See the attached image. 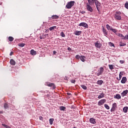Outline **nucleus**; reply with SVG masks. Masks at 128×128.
<instances>
[{
  "mask_svg": "<svg viewBox=\"0 0 128 128\" xmlns=\"http://www.w3.org/2000/svg\"><path fill=\"white\" fill-rule=\"evenodd\" d=\"M75 2H76L74 1H70L68 2L67 4L66 5V8H68V10H70V8H72V6H74Z\"/></svg>",
  "mask_w": 128,
  "mask_h": 128,
  "instance_id": "obj_1",
  "label": "nucleus"
},
{
  "mask_svg": "<svg viewBox=\"0 0 128 128\" xmlns=\"http://www.w3.org/2000/svg\"><path fill=\"white\" fill-rule=\"evenodd\" d=\"M104 68L100 67V70H98V72L96 73V75L98 76H102V72H104Z\"/></svg>",
  "mask_w": 128,
  "mask_h": 128,
  "instance_id": "obj_2",
  "label": "nucleus"
},
{
  "mask_svg": "<svg viewBox=\"0 0 128 128\" xmlns=\"http://www.w3.org/2000/svg\"><path fill=\"white\" fill-rule=\"evenodd\" d=\"M95 4L96 6V8L98 10V12H100V3L98 2L97 0L95 1Z\"/></svg>",
  "mask_w": 128,
  "mask_h": 128,
  "instance_id": "obj_3",
  "label": "nucleus"
},
{
  "mask_svg": "<svg viewBox=\"0 0 128 128\" xmlns=\"http://www.w3.org/2000/svg\"><path fill=\"white\" fill-rule=\"evenodd\" d=\"M78 26H83V28H88V25L84 22L80 23Z\"/></svg>",
  "mask_w": 128,
  "mask_h": 128,
  "instance_id": "obj_4",
  "label": "nucleus"
},
{
  "mask_svg": "<svg viewBox=\"0 0 128 128\" xmlns=\"http://www.w3.org/2000/svg\"><path fill=\"white\" fill-rule=\"evenodd\" d=\"M95 44V46L96 48H102V44H100V41H97L96 42L94 43Z\"/></svg>",
  "mask_w": 128,
  "mask_h": 128,
  "instance_id": "obj_5",
  "label": "nucleus"
},
{
  "mask_svg": "<svg viewBox=\"0 0 128 128\" xmlns=\"http://www.w3.org/2000/svg\"><path fill=\"white\" fill-rule=\"evenodd\" d=\"M86 8L87 10H88V12H92L94 11L90 5L88 3L86 4Z\"/></svg>",
  "mask_w": 128,
  "mask_h": 128,
  "instance_id": "obj_6",
  "label": "nucleus"
},
{
  "mask_svg": "<svg viewBox=\"0 0 128 128\" xmlns=\"http://www.w3.org/2000/svg\"><path fill=\"white\" fill-rule=\"evenodd\" d=\"M106 102V99H102L100 100L98 104V106H102V104H104V102Z\"/></svg>",
  "mask_w": 128,
  "mask_h": 128,
  "instance_id": "obj_7",
  "label": "nucleus"
},
{
  "mask_svg": "<svg viewBox=\"0 0 128 128\" xmlns=\"http://www.w3.org/2000/svg\"><path fill=\"white\" fill-rule=\"evenodd\" d=\"M46 86H53L54 88H56V86H54V84L52 83H50V82H46L45 83Z\"/></svg>",
  "mask_w": 128,
  "mask_h": 128,
  "instance_id": "obj_8",
  "label": "nucleus"
},
{
  "mask_svg": "<svg viewBox=\"0 0 128 128\" xmlns=\"http://www.w3.org/2000/svg\"><path fill=\"white\" fill-rule=\"evenodd\" d=\"M96 0H88V4H90V6H94Z\"/></svg>",
  "mask_w": 128,
  "mask_h": 128,
  "instance_id": "obj_9",
  "label": "nucleus"
},
{
  "mask_svg": "<svg viewBox=\"0 0 128 128\" xmlns=\"http://www.w3.org/2000/svg\"><path fill=\"white\" fill-rule=\"evenodd\" d=\"M116 34L120 38H121L122 40H126V36H124V35H122V34H120V33Z\"/></svg>",
  "mask_w": 128,
  "mask_h": 128,
  "instance_id": "obj_10",
  "label": "nucleus"
},
{
  "mask_svg": "<svg viewBox=\"0 0 128 128\" xmlns=\"http://www.w3.org/2000/svg\"><path fill=\"white\" fill-rule=\"evenodd\" d=\"M116 34L120 38H121L122 40H126V36H124V35H122V34H120V33Z\"/></svg>",
  "mask_w": 128,
  "mask_h": 128,
  "instance_id": "obj_11",
  "label": "nucleus"
},
{
  "mask_svg": "<svg viewBox=\"0 0 128 128\" xmlns=\"http://www.w3.org/2000/svg\"><path fill=\"white\" fill-rule=\"evenodd\" d=\"M116 34L120 38H121L122 40H126V36H124V35H122V34H120V33Z\"/></svg>",
  "mask_w": 128,
  "mask_h": 128,
  "instance_id": "obj_12",
  "label": "nucleus"
},
{
  "mask_svg": "<svg viewBox=\"0 0 128 128\" xmlns=\"http://www.w3.org/2000/svg\"><path fill=\"white\" fill-rule=\"evenodd\" d=\"M128 94V90H126L123 91V92L121 93V96L122 98H124V96H126V95Z\"/></svg>",
  "mask_w": 128,
  "mask_h": 128,
  "instance_id": "obj_13",
  "label": "nucleus"
},
{
  "mask_svg": "<svg viewBox=\"0 0 128 128\" xmlns=\"http://www.w3.org/2000/svg\"><path fill=\"white\" fill-rule=\"evenodd\" d=\"M90 124H96V120L94 118H90Z\"/></svg>",
  "mask_w": 128,
  "mask_h": 128,
  "instance_id": "obj_14",
  "label": "nucleus"
},
{
  "mask_svg": "<svg viewBox=\"0 0 128 128\" xmlns=\"http://www.w3.org/2000/svg\"><path fill=\"white\" fill-rule=\"evenodd\" d=\"M126 80H127L126 77L124 76L122 78V79L121 80V83L125 84L126 82Z\"/></svg>",
  "mask_w": 128,
  "mask_h": 128,
  "instance_id": "obj_15",
  "label": "nucleus"
},
{
  "mask_svg": "<svg viewBox=\"0 0 128 128\" xmlns=\"http://www.w3.org/2000/svg\"><path fill=\"white\" fill-rule=\"evenodd\" d=\"M74 34L75 36H80L82 34V31L76 30L74 32Z\"/></svg>",
  "mask_w": 128,
  "mask_h": 128,
  "instance_id": "obj_16",
  "label": "nucleus"
},
{
  "mask_svg": "<svg viewBox=\"0 0 128 128\" xmlns=\"http://www.w3.org/2000/svg\"><path fill=\"white\" fill-rule=\"evenodd\" d=\"M122 98V96L120 94H116V96H114V98H116L117 100H120Z\"/></svg>",
  "mask_w": 128,
  "mask_h": 128,
  "instance_id": "obj_17",
  "label": "nucleus"
},
{
  "mask_svg": "<svg viewBox=\"0 0 128 128\" xmlns=\"http://www.w3.org/2000/svg\"><path fill=\"white\" fill-rule=\"evenodd\" d=\"M122 76H124V72H120L119 74V79L118 78V80H120L122 78Z\"/></svg>",
  "mask_w": 128,
  "mask_h": 128,
  "instance_id": "obj_18",
  "label": "nucleus"
},
{
  "mask_svg": "<svg viewBox=\"0 0 128 128\" xmlns=\"http://www.w3.org/2000/svg\"><path fill=\"white\" fill-rule=\"evenodd\" d=\"M86 58L84 56H81L80 57V60H82L83 62H84L86 61Z\"/></svg>",
  "mask_w": 128,
  "mask_h": 128,
  "instance_id": "obj_19",
  "label": "nucleus"
},
{
  "mask_svg": "<svg viewBox=\"0 0 128 128\" xmlns=\"http://www.w3.org/2000/svg\"><path fill=\"white\" fill-rule=\"evenodd\" d=\"M115 18L116 20H122V16L118 14H115Z\"/></svg>",
  "mask_w": 128,
  "mask_h": 128,
  "instance_id": "obj_20",
  "label": "nucleus"
},
{
  "mask_svg": "<svg viewBox=\"0 0 128 128\" xmlns=\"http://www.w3.org/2000/svg\"><path fill=\"white\" fill-rule=\"evenodd\" d=\"M10 64L12 66H16V61L13 59L10 60Z\"/></svg>",
  "mask_w": 128,
  "mask_h": 128,
  "instance_id": "obj_21",
  "label": "nucleus"
},
{
  "mask_svg": "<svg viewBox=\"0 0 128 128\" xmlns=\"http://www.w3.org/2000/svg\"><path fill=\"white\" fill-rule=\"evenodd\" d=\"M30 54L32 56H36V52L34 51V50H30Z\"/></svg>",
  "mask_w": 128,
  "mask_h": 128,
  "instance_id": "obj_22",
  "label": "nucleus"
},
{
  "mask_svg": "<svg viewBox=\"0 0 128 128\" xmlns=\"http://www.w3.org/2000/svg\"><path fill=\"white\" fill-rule=\"evenodd\" d=\"M106 28L108 30H112V27L110 26L108 24L106 25Z\"/></svg>",
  "mask_w": 128,
  "mask_h": 128,
  "instance_id": "obj_23",
  "label": "nucleus"
},
{
  "mask_svg": "<svg viewBox=\"0 0 128 128\" xmlns=\"http://www.w3.org/2000/svg\"><path fill=\"white\" fill-rule=\"evenodd\" d=\"M102 84H104V81H102V80H98L97 82V84H98V86H102Z\"/></svg>",
  "mask_w": 128,
  "mask_h": 128,
  "instance_id": "obj_24",
  "label": "nucleus"
},
{
  "mask_svg": "<svg viewBox=\"0 0 128 128\" xmlns=\"http://www.w3.org/2000/svg\"><path fill=\"white\" fill-rule=\"evenodd\" d=\"M104 98V93H101L98 96V98L99 99L102 98Z\"/></svg>",
  "mask_w": 128,
  "mask_h": 128,
  "instance_id": "obj_25",
  "label": "nucleus"
},
{
  "mask_svg": "<svg viewBox=\"0 0 128 128\" xmlns=\"http://www.w3.org/2000/svg\"><path fill=\"white\" fill-rule=\"evenodd\" d=\"M108 67L110 68V70H112L114 69V66L112 64H109Z\"/></svg>",
  "mask_w": 128,
  "mask_h": 128,
  "instance_id": "obj_26",
  "label": "nucleus"
},
{
  "mask_svg": "<svg viewBox=\"0 0 128 128\" xmlns=\"http://www.w3.org/2000/svg\"><path fill=\"white\" fill-rule=\"evenodd\" d=\"M128 107L125 106L123 108V112L125 113L128 112Z\"/></svg>",
  "mask_w": 128,
  "mask_h": 128,
  "instance_id": "obj_27",
  "label": "nucleus"
},
{
  "mask_svg": "<svg viewBox=\"0 0 128 128\" xmlns=\"http://www.w3.org/2000/svg\"><path fill=\"white\" fill-rule=\"evenodd\" d=\"M112 108L116 110V107L118 106V105L116 104V103H114L112 105Z\"/></svg>",
  "mask_w": 128,
  "mask_h": 128,
  "instance_id": "obj_28",
  "label": "nucleus"
},
{
  "mask_svg": "<svg viewBox=\"0 0 128 128\" xmlns=\"http://www.w3.org/2000/svg\"><path fill=\"white\" fill-rule=\"evenodd\" d=\"M54 28H56V26H53L52 27H50L49 28V30L52 32V30H54Z\"/></svg>",
  "mask_w": 128,
  "mask_h": 128,
  "instance_id": "obj_29",
  "label": "nucleus"
},
{
  "mask_svg": "<svg viewBox=\"0 0 128 128\" xmlns=\"http://www.w3.org/2000/svg\"><path fill=\"white\" fill-rule=\"evenodd\" d=\"M53 20H58V16L57 15H54L52 16Z\"/></svg>",
  "mask_w": 128,
  "mask_h": 128,
  "instance_id": "obj_30",
  "label": "nucleus"
},
{
  "mask_svg": "<svg viewBox=\"0 0 128 128\" xmlns=\"http://www.w3.org/2000/svg\"><path fill=\"white\" fill-rule=\"evenodd\" d=\"M126 46V44L122 42H120V46Z\"/></svg>",
  "mask_w": 128,
  "mask_h": 128,
  "instance_id": "obj_31",
  "label": "nucleus"
},
{
  "mask_svg": "<svg viewBox=\"0 0 128 128\" xmlns=\"http://www.w3.org/2000/svg\"><path fill=\"white\" fill-rule=\"evenodd\" d=\"M66 107L65 106H60V110H66Z\"/></svg>",
  "mask_w": 128,
  "mask_h": 128,
  "instance_id": "obj_32",
  "label": "nucleus"
},
{
  "mask_svg": "<svg viewBox=\"0 0 128 128\" xmlns=\"http://www.w3.org/2000/svg\"><path fill=\"white\" fill-rule=\"evenodd\" d=\"M54 118H50L49 120L50 124H52L54 123Z\"/></svg>",
  "mask_w": 128,
  "mask_h": 128,
  "instance_id": "obj_33",
  "label": "nucleus"
},
{
  "mask_svg": "<svg viewBox=\"0 0 128 128\" xmlns=\"http://www.w3.org/2000/svg\"><path fill=\"white\" fill-rule=\"evenodd\" d=\"M102 30H103V32H104V34H105V36H106L108 34V32H106V29H104V28H103Z\"/></svg>",
  "mask_w": 128,
  "mask_h": 128,
  "instance_id": "obj_34",
  "label": "nucleus"
},
{
  "mask_svg": "<svg viewBox=\"0 0 128 128\" xmlns=\"http://www.w3.org/2000/svg\"><path fill=\"white\" fill-rule=\"evenodd\" d=\"M24 46H26L24 43H21L18 44V46H20L21 48H24Z\"/></svg>",
  "mask_w": 128,
  "mask_h": 128,
  "instance_id": "obj_35",
  "label": "nucleus"
},
{
  "mask_svg": "<svg viewBox=\"0 0 128 128\" xmlns=\"http://www.w3.org/2000/svg\"><path fill=\"white\" fill-rule=\"evenodd\" d=\"M112 30L113 32H114V34H116V32H118V30L112 28Z\"/></svg>",
  "mask_w": 128,
  "mask_h": 128,
  "instance_id": "obj_36",
  "label": "nucleus"
},
{
  "mask_svg": "<svg viewBox=\"0 0 128 128\" xmlns=\"http://www.w3.org/2000/svg\"><path fill=\"white\" fill-rule=\"evenodd\" d=\"M60 35L62 36V38H66V34H64V32H61Z\"/></svg>",
  "mask_w": 128,
  "mask_h": 128,
  "instance_id": "obj_37",
  "label": "nucleus"
},
{
  "mask_svg": "<svg viewBox=\"0 0 128 128\" xmlns=\"http://www.w3.org/2000/svg\"><path fill=\"white\" fill-rule=\"evenodd\" d=\"M81 88H83V90H86L87 88H86V86L84 85V84H82L80 86Z\"/></svg>",
  "mask_w": 128,
  "mask_h": 128,
  "instance_id": "obj_38",
  "label": "nucleus"
},
{
  "mask_svg": "<svg viewBox=\"0 0 128 128\" xmlns=\"http://www.w3.org/2000/svg\"><path fill=\"white\" fill-rule=\"evenodd\" d=\"M104 106V108H106V110H110V106H108V104H105Z\"/></svg>",
  "mask_w": 128,
  "mask_h": 128,
  "instance_id": "obj_39",
  "label": "nucleus"
},
{
  "mask_svg": "<svg viewBox=\"0 0 128 128\" xmlns=\"http://www.w3.org/2000/svg\"><path fill=\"white\" fill-rule=\"evenodd\" d=\"M8 40H9L10 42H12L14 40V38H12V36H9Z\"/></svg>",
  "mask_w": 128,
  "mask_h": 128,
  "instance_id": "obj_40",
  "label": "nucleus"
},
{
  "mask_svg": "<svg viewBox=\"0 0 128 128\" xmlns=\"http://www.w3.org/2000/svg\"><path fill=\"white\" fill-rule=\"evenodd\" d=\"M108 44L110 46H114V44L112 42H109Z\"/></svg>",
  "mask_w": 128,
  "mask_h": 128,
  "instance_id": "obj_41",
  "label": "nucleus"
},
{
  "mask_svg": "<svg viewBox=\"0 0 128 128\" xmlns=\"http://www.w3.org/2000/svg\"><path fill=\"white\" fill-rule=\"evenodd\" d=\"M8 108V104H4V108L6 110V108Z\"/></svg>",
  "mask_w": 128,
  "mask_h": 128,
  "instance_id": "obj_42",
  "label": "nucleus"
},
{
  "mask_svg": "<svg viewBox=\"0 0 128 128\" xmlns=\"http://www.w3.org/2000/svg\"><path fill=\"white\" fill-rule=\"evenodd\" d=\"M76 60H80V55H76Z\"/></svg>",
  "mask_w": 128,
  "mask_h": 128,
  "instance_id": "obj_43",
  "label": "nucleus"
},
{
  "mask_svg": "<svg viewBox=\"0 0 128 128\" xmlns=\"http://www.w3.org/2000/svg\"><path fill=\"white\" fill-rule=\"evenodd\" d=\"M116 14H118H118H122V12L120 11H116Z\"/></svg>",
  "mask_w": 128,
  "mask_h": 128,
  "instance_id": "obj_44",
  "label": "nucleus"
},
{
  "mask_svg": "<svg viewBox=\"0 0 128 128\" xmlns=\"http://www.w3.org/2000/svg\"><path fill=\"white\" fill-rule=\"evenodd\" d=\"M125 8L128 10V2L125 4Z\"/></svg>",
  "mask_w": 128,
  "mask_h": 128,
  "instance_id": "obj_45",
  "label": "nucleus"
},
{
  "mask_svg": "<svg viewBox=\"0 0 128 128\" xmlns=\"http://www.w3.org/2000/svg\"><path fill=\"white\" fill-rule=\"evenodd\" d=\"M126 40H128V34L126 35Z\"/></svg>",
  "mask_w": 128,
  "mask_h": 128,
  "instance_id": "obj_46",
  "label": "nucleus"
},
{
  "mask_svg": "<svg viewBox=\"0 0 128 128\" xmlns=\"http://www.w3.org/2000/svg\"><path fill=\"white\" fill-rule=\"evenodd\" d=\"M120 64H122L124 62V61L122 60H120Z\"/></svg>",
  "mask_w": 128,
  "mask_h": 128,
  "instance_id": "obj_47",
  "label": "nucleus"
},
{
  "mask_svg": "<svg viewBox=\"0 0 128 128\" xmlns=\"http://www.w3.org/2000/svg\"><path fill=\"white\" fill-rule=\"evenodd\" d=\"M114 110H116V109L114 108H112L110 110V112H114Z\"/></svg>",
  "mask_w": 128,
  "mask_h": 128,
  "instance_id": "obj_48",
  "label": "nucleus"
},
{
  "mask_svg": "<svg viewBox=\"0 0 128 128\" xmlns=\"http://www.w3.org/2000/svg\"><path fill=\"white\" fill-rule=\"evenodd\" d=\"M2 126H4V128H6V126H8V125L5 124H2Z\"/></svg>",
  "mask_w": 128,
  "mask_h": 128,
  "instance_id": "obj_49",
  "label": "nucleus"
},
{
  "mask_svg": "<svg viewBox=\"0 0 128 128\" xmlns=\"http://www.w3.org/2000/svg\"><path fill=\"white\" fill-rule=\"evenodd\" d=\"M39 118H40V120H42V116H40Z\"/></svg>",
  "mask_w": 128,
  "mask_h": 128,
  "instance_id": "obj_50",
  "label": "nucleus"
},
{
  "mask_svg": "<svg viewBox=\"0 0 128 128\" xmlns=\"http://www.w3.org/2000/svg\"><path fill=\"white\" fill-rule=\"evenodd\" d=\"M72 84H74V82H76V80H72Z\"/></svg>",
  "mask_w": 128,
  "mask_h": 128,
  "instance_id": "obj_51",
  "label": "nucleus"
},
{
  "mask_svg": "<svg viewBox=\"0 0 128 128\" xmlns=\"http://www.w3.org/2000/svg\"><path fill=\"white\" fill-rule=\"evenodd\" d=\"M53 54H56V52L55 51V50H54V51L53 52Z\"/></svg>",
  "mask_w": 128,
  "mask_h": 128,
  "instance_id": "obj_52",
  "label": "nucleus"
},
{
  "mask_svg": "<svg viewBox=\"0 0 128 128\" xmlns=\"http://www.w3.org/2000/svg\"><path fill=\"white\" fill-rule=\"evenodd\" d=\"M12 54H14V52H11L10 53V56H12Z\"/></svg>",
  "mask_w": 128,
  "mask_h": 128,
  "instance_id": "obj_53",
  "label": "nucleus"
},
{
  "mask_svg": "<svg viewBox=\"0 0 128 128\" xmlns=\"http://www.w3.org/2000/svg\"><path fill=\"white\" fill-rule=\"evenodd\" d=\"M68 50H71L72 48H70L68 47Z\"/></svg>",
  "mask_w": 128,
  "mask_h": 128,
  "instance_id": "obj_54",
  "label": "nucleus"
},
{
  "mask_svg": "<svg viewBox=\"0 0 128 128\" xmlns=\"http://www.w3.org/2000/svg\"><path fill=\"white\" fill-rule=\"evenodd\" d=\"M67 94H68V96H70V94H72L70 92H68Z\"/></svg>",
  "mask_w": 128,
  "mask_h": 128,
  "instance_id": "obj_55",
  "label": "nucleus"
},
{
  "mask_svg": "<svg viewBox=\"0 0 128 128\" xmlns=\"http://www.w3.org/2000/svg\"><path fill=\"white\" fill-rule=\"evenodd\" d=\"M6 128H12L10 126H7L6 127Z\"/></svg>",
  "mask_w": 128,
  "mask_h": 128,
  "instance_id": "obj_56",
  "label": "nucleus"
},
{
  "mask_svg": "<svg viewBox=\"0 0 128 128\" xmlns=\"http://www.w3.org/2000/svg\"><path fill=\"white\" fill-rule=\"evenodd\" d=\"M0 114H2V111H0Z\"/></svg>",
  "mask_w": 128,
  "mask_h": 128,
  "instance_id": "obj_57",
  "label": "nucleus"
},
{
  "mask_svg": "<svg viewBox=\"0 0 128 128\" xmlns=\"http://www.w3.org/2000/svg\"><path fill=\"white\" fill-rule=\"evenodd\" d=\"M73 128H77L76 127H74Z\"/></svg>",
  "mask_w": 128,
  "mask_h": 128,
  "instance_id": "obj_58",
  "label": "nucleus"
}]
</instances>
